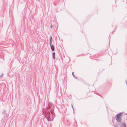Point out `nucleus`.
Masks as SVG:
<instances>
[{
  "mask_svg": "<svg viewBox=\"0 0 127 127\" xmlns=\"http://www.w3.org/2000/svg\"><path fill=\"white\" fill-rule=\"evenodd\" d=\"M53 58L54 59H55V52H53Z\"/></svg>",
  "mask_w": 127,
  "mask_h": 127,
  "instance_id": "20e7f679",
  "label": "nucleus"
},
{
  "mask_svg": "<svg viewBox=\"0 0 127 127\" xmlns=\"http://www.w3.org/2000/svg\"><path fill=\"white\" fill-rule=\"evenodd\" d=\"M51 46V50L52 51H54V45H51V44L50 45Z\"/></svg>",
  "mask_w": 127,
  "mask_h": 127,
  "instance_id": "f03ea898",
  "label": "nucleus"
},
{
  "mask_svg": "<svg viewBox=\"0 0 127 127\" xmlns=\"http://www.w3.org/2000/svg\"><path fill=\"white\" fill-rule=\"evenodd\" d=\"M52 40V38L51 37H50V45H51V44Z\"/></svg>",
  "mask_w": 127,
  "mask_h": 127,
  "instance_id": "7ed1b4c3",
  "label": "nucleus"
},
{
  "mask_svg": "<svg viewBox=\"0 0 127 127\" xmlns=\"http://www.w3.org/2000/svg\"><path fill=\"white\" fill-rule=\"evenodd\" d=\"M124 127H126V125L125 124H124Z\"/></svg>",
  "mask_w": 127,
  "mask_h": 127,
  "instance_id": "39448f33",
  "label": "nucleus"
},
{
  "mask_svg": "<svg viewBox=\"0 0 127 127\" xmlns=\"http://www.w3.org/2000/svg\"><path fill=\"white\" fill-rule=\"evenodd\" d=\"M52 25H51V28H52Z\"/></svg>",
  "mask_w": 127,
  "mask_h": 127,
  "instance_id": "423d86ee",
  "label": "nucleus"
},
{
  "mask_svg": "<svg viewBox=\"0 0 127 127\" xmlns=\"http://www.w3.org/2000/svg\"><path fill=\"white\" fill-rule=\"evenodd\" d=\"M121 115L119 114H118L116 116V120L118 122H120L121 120Z\"/></svg>",
  "mask_w": 127,
  "mask_h": 127,
  "instance_id": "f257e3e1",
  "label": "nucleus"
}]
</instances>
